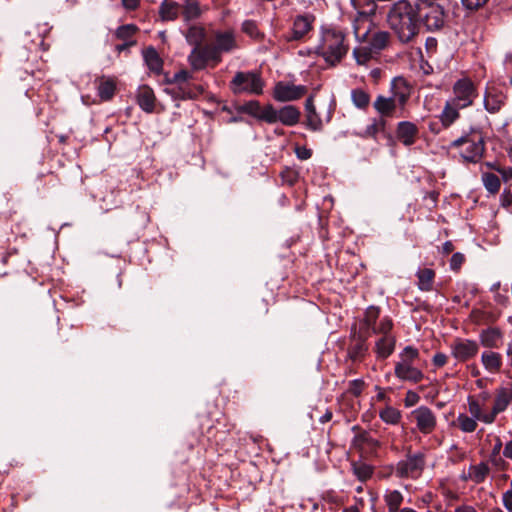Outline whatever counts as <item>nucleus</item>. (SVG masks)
Masks as SVG:
<instances>
[{
  "label": "nucleus",
  "instance_id": "1",
  "mask_svg": "<svg viewBox=\"0 0 512 512\" xmlns=\"http://www.w3.org/2000/svg\"><path fill=\"white\" fill-rule=\"evenodd\" d=\"M386 22L400 43L414 42L421 28L418 4L408 0L395 1L387 11Z\"/></svg>",
  "mask_w": 512,
  "mask_h": 512
},
{
  "label": "nucleus",
  "instance_id": "2",
  "mask_svg": "<svg viewBox=\"0 0 512 512\" xmlns=\"http://www.w3.org/2000/svg\"><path fill=\"white\" fill-rule=\"evenodd\" d=\"M391 97L378 95L373 103L374 109L383 117H392L397 105L404 107L410 97V87L403 77H396L391 82Z\"/></svg>",
  "mask_w": 512,
  "mask_h": 512
},
{
  "label": "nucleus",
  "instance_id": "3",
  "mask_svg": "<svg viewBox=\"0 0 512 512\" xmlns=\"http://www.w3.org/2000/svg\"><path fill=\"white\" fill-rule=\"evenodd\" d=\"M452 148L458 149L463 161L477 163L485 151V141L479 128H470L468 132L451 143Z\"/></svg>",
  "mask_w": 512,
  "mask_h": 512
},
{
  "label": "nucleus",
  "instance_id": "4",
  "mask_svg": "<svg viewBox=\"0 0 512 512\" xmlns=\"http://www.w3.org/2000/svg\"><path fill=\"white\" fill-rule=\"evenodd\" d=\"M316 52L331 65L339 63L348 52L344 34L334 29L324 31Z\"/></svg>",
  "mask_w": 512,
  "mask_h": 512
},
{
  "label": "nucleus",
  "instance_id": "5",
  "mask_svg": "<svg viewBox=\"0 0 512 512\" xmlns=\"http://www.w3.org/2000/svg\"><path fill=\"white\" fill-rule=\"evenodd\" d=\"M350 2L358 13V17L353 23L354 34L358 40L365 41L372 23V17L376 15L378 9L377 1L350 0Z\"/></svg>",
  "mask_w": 512,
  "mask_h": 512
},
{
  "label": "nucleus",
  "instance_id": "6",
  "mask_svg": "<svg viewBox=\"0 0 512 512\" xmlns=\"http://www.w3.org/2000/svg\"><path fill=\"white\" fill-rule=\"evenodd\" d=\"M419 24L429 31H438L444 27L447 13L445 6L437 0H420L418 3Z\"/></svg>",
  "mask_w": 512,
  "mask_h": 512
},
{
  "label": "nucleus",
  "instance_id": "7",
  "mask_svg": "<svg viewBox=\"0 0 512 512\" xmlns=\"http://www.w3.org/2000/svg\"><path fill=\"white\" fill-rule=\"evenodd\" d=\"M426 466V456L423 452L407 453L405 459L399 461L395 467V474L399 478L417 479Z\"/></svg>",
  "mask_w": 512,
  "mask_h": 512
},
{
  "label": "nucleus",
  "instance_id": "8",
  "mask_svg": "<svg viewBox=\"0 0 512 512\" xmlns=\"http://www.w3.org/2000/svg\"><path fill=\"white\" fill-rule=\"evenodd\" d=\"M477 97V87L470 78L464 77L454 83L451 102L456 107L467 108L474 103Z\"/></svg>",
  "mask_w": 512,
  "mask_h": 512
},
{
  "label": "nucleus",
  "instance_id": "9",
  "mask_svg": "<svg viewBox=\"0 0 512 512\" xmlns=\"http://www.w3.org/2000/svg\"><path fill=\"white\" fill-rule=\"evenodd\" d=\"M308 92V89L304 85H294L287 82H278L274 88V98L281 102L295 101Z\"/></svg>",
  "mask_w": 512,
  "mask_h": 512
},
{
  "label": "nucleus",
  "instance_id": "10",
  "mask_svg": "<svg viewBox=\"0 0 512 512\" xmlns=\"http://www.w3.org/2000/svg\"><path fill=\"white\" fill-rule=\"evenodd\" d=\"M418 430L422 434L432 433L437 425L435 413L427 406H420L411 413Z\"/></svg>",
  "mask_w": 512,
  "mask_h": 512
},
{
  "label": "nucleus",
  "instance_id": "11",
  "mask_svg": "<svg viewBox=\"0 0 512 512\" xmlns=\"http://www.w3.org/2000/svg\"><path fill=\"white\" fill-rule=\"evenodd\" d=\"M478 351L479 345L474 340L458 338L451 344V353L460 362L473 358Z\"/></svg>",
  "mask_w": 512,
  "mask_h": 512
},
{
  "label": "nucleus",
  "instance_id": "12",
  "mask_svg": "<svg viewBox=\"0 0 512 512\" xmlns=\"http://www.w3.org/2000/svg\"><path fill=\"white\" fill-rule=\"evenodd\" d=\"M230 88L235 94L256 92V73L237 72L230 82Z\"/></svg>",
  "mask_w": 512,
  "mask_h": 512
},
{
  "label": "nucleus",
  "instance_id": "13",
  "mask_svg": "<svg viewBox=\"0 0 512 512\" xmlns=\"http://www.w3.org/2000/svg\"><path fill=\"white\" fill-rule=\"evenodd\" d=\"M370 335V332L356 331V328H353V333L351 336L352 342L348 348V357L352 361H360L363 359L368 350L366 341Z\"/></svg>",
  "mask_w": 512,
  "mask_h": 512
},
{
  "label": "nucleus",
  "instance_id": "14",
  "mask_svg": "<svg viewBox=\"0 0 512 512\" xmlns=\"http://www.w3.org/2000/svg\"><path fill=\"white\" fill-rule=\"evenodd\" d=\"M507 96L496 87L487 88L484 93V108L491 114L498 113L505 105Z\"/></svg>",
  "mask_w": 512,
  "mask_h": 512
},
{
  "label": "nucleus",
  "instance_id": "15",
  "mask_svg": "<svg viewBox=\"0 0 512 512\" xmlns=\"http://www.w3.org/2000/svg\"><path fill=\"white\" fill-rule=\"evenodd\" d=\"M314 21L315 17L311 14L296 16L293 22L291 36L288 37V39L296 41L303 39L312 30Z\"/></svg>",
  "mask_w": 512,
  "mask_h": 512
},
{
  "label": "nucleus",
  "instance_id": "16",
  "mask_svg": "<svg viewBox=\"0 0 512 512\" xmlns=\"http://www.w3.org/2000/svg\"><path fill=\"white\" fill-rule=\"evenodd\" d=\"M394 373L400 380L412 383H418L424 378L423 372L410 363H396Z\"/></svg>",
  "mask_w": 512,
  "mask_h": 512
},
{
  "label": "nucleus",
  "instance_id": "17",
  "mask_svg": "<svg viewBox=\"0 0 512 512\" xmlns=\"http://www.w3.org/2000/svg\"><path fill=\"white\" fill-rule=\"evenodd\" d=\"M418 132V128L414 123L402 121L397 125L396 136L405 146H411L415 143Z\"/></svg>",
  "mask_w": 512,
  "mask_h": 512
},
{
  "label": "nucleus",
  "instance_id": "18",
  "mask_svg": "<svg viewBox=\"0 0 512 512\" xmlns=\"http://www.w3.org/2000/svg\"><path fill=\"white\" fill-rule=\"evenodd\" d=\"M479 340L486 348H499L503 342V333L498 327H488L480 332Z\"/></svg>",
  "mask_w": 512,
  "mask_h": 512
},
{
  "label": "nucleus",
  "instance_id": "19",
  "mask_svg": "<svg viewBox=\"0 0 512 512\" xmlns=\"http://www.w3.org/2000/svg\"><path fill=\"white\" fill-rule=\"evenodd\" d=\"M213 45L221 55L223 53H229L237 47L232 31H217Z\"/></svg>",
  "mask_w": 512,
  "mask_h": 512
},
{
  "label": "nucleus",
  "instance_id": "20",
  "mask_svg": "<svg viewBox=\"0 0 512 512\" xmlns=\"http://www.w3.org/2000/svg\"><path fill=\"white\" fill-rule=\"evenodd\" d=\"M137 103L140 108L147 112L152 113L155 109L156 97L152 88L147 85H142L137 90Z\"/></svg>",
  "mask_w": 512,
  "mask_h": 512
},
{
  "label": "nucleus",
  "instance_id": "21",
  "mask_svg": "<svg viewBox=\"0 0 512 512\" xmlns=\"http://www.w3.org/2000/svg\"><path fill=\"white\" fill-rule=\"evenodd\" d=\"M512 402V383L509 387H501L497 390L492 413L494 420L496 416L505 411L508 405Z\"/></svg>",
  "mask_w": 512,
  "mask_h": 512
},
{
  "label": "nucleus",
  "instance_id": "22",
  "mask_svg": "<svg viewBox=\"0 0 512 512\" xmlns=\"http://www.w3.org/2000/svg\"><path fill=\"white\" fill-rule=\"evenodd\" d=\"M305 111H306V126L313 131H320L322 129V120L318 113L316 112V108L314 106V97L310 95L305 101Z\"/></svg>",
  "mask_w": 512,
  "mask_h": 512
},
{
  "label": "nucleus",
  "instance_id": "23",
  "mask_svg": "<svg viewBox=\"0 0 512 512\" xmlns=\"http://www.w3.org/2000/svg\"><path fill=\"white\" fill-rule=\"evenodd\" d=\"M182 9V16L185 22L196 20L201 17L203 8L198 0H182L180 4Z\"/></svg>",
  "mask_w": 512,
  "mask_h": 512
},
{
  "label": "nucleus",
  "instance_id": "24",
  "mask_svg": "<svg viewBox=\"0 0 512 512\" xmlns=\"http://www.w3.org/2000/svg\"><path fill=\"white\" fill-rule=\"evenodd\" d=\"M175 98L179 99H195L202 95L204 88L201 85H186L167 90Z\"/></svg>",
  "mask_w": 512,
  "mask_h": 512
},
{
  "label": "nucleus",
  "instance_id": "25",
  "mask_svg": "<svg viewBox=\"0 0 512 512\" xmlns=\"http://www.w3.org/2000/svg\"><path fill=\"white\" fill-rule=\"evenodd\" d=\"M181 6L174 0H163L159 6V16L162 21H174L178 18Z\"/></svg>",
  "mask_w": 512,
  "mask_h": 512
},
{
  "label": "nucleus",
  "instance_id": "26",
  "mask_svg": "<svg viewBox=\"0 0 512 512\" xmlns=\"http://www.w3.org/2000/svg\"><path fill=\"white\" fill-rule=\"evenodd\" d=\"M391 41V34L388 31H375L368 40L370 50L378 53L388 47Z\"/></svg>",
  "mask_w": 512,
  "mask_h": 512
},
{
  "label": "nucleus",
  "instance_id": "27",
  "mask_svg": "<svg viewBox=\"0 0 512 512\" xmlns=\"http://www.w3.org/2000/svg\"><path fill=\"white\" fill-rule=\"evenodd\" d=\"M300 116V110L292 105L284 106L278 111L279 122L286 126L296 125L300 120Z\"/></svg>",
  "mask_w": 512,
  "mask_h": 512
},
{
  "label": "nucleus",
  "instance_id": "28",
  "mask_svg": "<svg viewBox=\"0 0 512 512\" xmlns=\"http://www.w3.org/2000/svg\"><path fill=\"white\" fill-rule=\"evenodd\" d=\"M484 368L490 373H498L502 367V356L493 351H484L481 355Z\"/></svg>",
  "mask_w": 512,
  "mask_h": 512
},
{
  "label": "nucleus",
  "instance_id": "29",
  "mask_svg": "<svg viewBox=\"0 0 512 512\" xmlns=\"http://www.w3.org/2000/svg\"><path fill=\"white\" fill-rule=\"evenodd\" d=\"M396 339L392 335L382 336L375 345L377 356L382 359L389 357L395 348Z\"/></svg>",
  "mask_w": 512,
  "mask_h": 512
},
{
  "label": "nucleus",
  "instance_id": "30",
  "mask_svg": "<svg viewBox=\"0 0 512 512\" xmlns=\"http://www.w3.org/2000/svg\"><path fill=\"white\" fill-rule=\"evenodd\" d=\"M380 316V309L376 306H369L364 314L363 320L360 322L359 331L370 332L375 327L376 321Z\"/></svg>",
  "mask_w": 512,
  "mask_h": 512
},
{
  "label": "nucleus",
  "instance_id": "31",
  "mask_svg": "<svg viewBox=\"0 0 512 512\" xmlns=\"http://www.w3.org/2000/svg\"><path fill=\"white\" fill-rule=\"evenodd\" d=\"M468 407L471 416L478 419L479 421H482L486 424H491L495 421L492 411L490 413H483L482 406L476 399H474V397H468Z\"/></svg>",
  "mask_w": 512,
  "mask_h": 512
},
{
  "label": "nucleus",
  "instance_id": "32",
  "mask_svg": "<svg viewBox=\"0 0 512 512\" xmlns=\"http://www.w3.org/2000/svg\"><path fill=\"white\" fill-rule=\"evenodd\" d=\"M144 60L148 68L155 72L160 73L163 67V61L160 58L158 52L153 47H148L143 51Z\"/></svg>",
  "mask_w": 512,
  "mask_h": 512
},
{
  "label": "nucleus",
  "instance_id": "33",
  "mask_svg": "<svg viewBox=\"0 0 512 512\" xmlns=\"http://www.w3.org/2000/svg\"><path fill=\"white\" fill-rule=\"evenodd\" d=\"M205 36V29L199 25L189 26L185 33L186 41L193 47H200L205 39Z\"/></svg>",
  "mask_w": 512,
  "mask_h": 512
},
{
  "label": "nucleus",
  "instance_id": "34",
  "mask_svg": "<svg viewBox=\"0 0 512 512\" xmlns=\"http://www.w3.org/2000/svg\"><path fill=\"white\" fill-rule=\"evenodd\" d=\"M116 90V84L113 79L102 77L99 79L97 85L98 96L101 100L108 101L110 100Z\"/></svg>",
  "mask_w": 512,
  "mask_h": 512
},
{
  "label": "nucleus",
  "instance_id": "35",
  "mask_svg": "<svg viewBox=\"0 0 512 512\" xmlns=\"http://www.w3.org/2000/svg\"><path fill=\"white\" fill-rule=\"evenodd\" d=\"M383 499L389 512H398L401 510L400 506L404 501V497L400 491L388 490L384 494Z\"/></svg>",
  "mask_w": 512,
  "mask_h": 512
},
{
  "label": "nucleus",
  "instance_id": "36",
  "mask_svg": "<svg viewBox=\"0 0 512 512\" xmlns=\"http://www.w3.org/2000/svg\"><path fill=\"white\" fill-rule=\"evenodd\" d=\"M459 109L461 107H456L453 105V102L447 101L444 109L440 115V121L445 128H448L456 119L459 118Z\"/></svg>",
  "mask_w": 512,
  "mask_h": 512
},
{
  "label": "nucleus",
  "instance_id": "37",
  "mask_svg": "<svg viewBox=\"0 0 512 512\" xmlns=\"http://www.w3.org/2000/svg\"><path fill=\"white\" fill-rule=\"evenodd\" d=\"M418 287L422 291H431L435 278L434 270L430 268H423L417 272Z\"/></svg>",
  "mask_w": 512,
  "mask_h": 512
},
{
  "label": "nucleus",
  "instance_id": "38",
  "mask_svg": "<svg viewBox=\"0 0 512 512\" xmlns=\"http://www.w3.org/2000/svg\"><path fill=\"white\" fill-rule=\"evenodd\" d=\"M188 62L193 70L199 71L206 68L208 62L205 55L200 47H193L190 54L188 55Z\"/></svg>",
  "mask_w": 512,
  "mask_h": 512
},
{
  "label": "nucleus",
  "instance_id": "39",
  "mask_svg": "<svg viewBox=\"0 0 512 512\" xmlns=\"http://www.w3.org/2000/svg\"><path fill=\"white\" fill-rule=\"evenodd\" d=\"M490 473V468L487 463L481 462L477 465L469 467V478L476 484L483 483Z\"/></svg>",
  "mask_w": 512,
  "mask_h": 512
},
{
  "label": "nucleus",
  "instance_id": "40",
  "mask_svg": "<svg viewBox=\"0 0 512 512\" xmlns=\"http://www.w3.org/2000/svg\"><path fill=\"white\" fill-rule=\"evenodd\" d=\"M482 182H483L485 189L489 193L495 195L499 192L500 187H501V181H500V178L496 174L490 173V172H484L482 174Z\"/></svg>",
  "mask_w": 512,
  "mask_h": 512
},
{
  "label": "nucleus",
  "instance_id": "41",
  "mask_svg": "<svg viewBox=\"0 0 512 512\" xmlns=\"http://www.w3.org/2000/svg\"><path fill=\"white\" fill-rule=\"evenodd\" d=\"M351 99L353 104L359 109L364 110L370 104L369 93L361 88H356L351 91Z\"/></svg>",
  "mask_w": 512,
  "mask_h": 512
},
{
  "label": "nucleus",
  "instance_id": "42",
  "mask_svg": "<svg viewBox=\"0 0 512 512\" xmlns=\"http://www.w3.org/2000/svg\"><path fill=\"white\" fill-rule=\"evenodd\" d=\"M352 472L360 481L364 482L372 476L373 468L364 462H353Z\"/></svg>",
  "mask_w": 512,
  "mask_h": 512
},
{
  "label": "nucleus",
  "instance_id": "43",
  "mask_svg": "<svg viewBox=\"0 0 512 512\" xmlns=\"http://www.w3.org/2000/svg\"><path fill=\"white\" fill-rule=\"evenodd\" d=\"M352 430L357 432L352 441L354 447L362 448L365 444L374 445L377 443L370 437L367 431L361 430L359 426H354Z\"/></svg>",
  "mask_w": 512,
  "mask_h": 512
},
{
  "label": "nucleus",
  "instance_id": "44",
  "mask_svg": "<svg viewBox=\"0 0 512 512\" xmlns=\"http://www.w3.org/2000/svg\"><path fill=\"white\" fill-rule=\"evenodd\" d=\"M386 120L384 118L373 119L372 123L368 125L363 133L360 134L363 138H376L377 133L384 131Z\"/></svg>",
  "mask_w": 512,
  "mask_h": 512
},
{
  "label": "nucleus",
  "instance_id": "45",
  "mask_svg": "<svg viewBox=\"0 0 512 512\" xmlns=\"http://www.w3.org/2000/svg\"><path fill=\"white\" fill-rule=\"evenodd\" d=\"M477 420L473 416L469 417L466 414H459L457 417V424L461 431L465 433H472L477 428Z\"/></svg>",
  "mask_w": 512,
  "mask_h": 512
},
{
  "label": "nucleus",
  "instance_id": "46",
  "mask_svg": "<svg viewBox=\"0 0 512 512\" xmlns=\"http://www.w3.org/2000/svg\"><path fill=\"white\" fill-rule=\"evenodd\" d=\"M138 31L137 26L133 24H126L118 27L115 32V36L117 39L122 41H135L133 36Z\"/></svg>",
  "mask_w": 512,
  "mask_h": 512
},
{
  "label": "nucleus",
  "instance_id": "47",
  "mask_svg": "<svg viewBox=\"0 0 512 512\" xmlns=\"http://www.w3.org/2000/svg\"><path fill=\"white\" fill-rule=\"evenodd\" d=\"M278 111L272 105H267L260 111L258 110V120H263L270 124L276 123L279 121Z\"/></svg>",
  "mask_w": 512,
  "mask_h": 512
},
{
  "label": "nucleus",
  "instance_id": "48",
  "mask_svg": "<svg viewBox=\"0 0 512 512\" xmlns=\"http://www.w3.org/2000/svg\"><path fill=\"white\" fill-rule=\"evenodd\" d=\"M380 418L382 421L388 424H397L401 419V413L394 407H386L380 412Z\"/></svg>",
  "mask_w": 512,
  "mask_h": 512
},
{
  "label": "nucleus",
  "instance_id": "49",
  "mask_svg": "<svg viewBox=\"0 0 512 512\" xmlns=\"http://www.w3.org/2000/svg\"><path fill=\"white\" fill-rule=\"evenodd\" d=\"M201 48L208 63L212 62L213 65H217L221 62V54L218 52V50L215 48L213 44L204 46L201 45Z\"/></svg>",
  "mask_w": 512,
  "mask_h": 512
},
{
  "label": "nucleus",
  "instance_id": "50",
  "mask_svg": "<svg viewBox=\"0 0 512 512\" xmlns=\"http://www.w3.org/2000/svg\"><path fill=\"white\" fill-rule=\"evenodd\" d=\"M372 53L375 52L370 50V46L368 48L361 47L355 48L353 50V55L358 64H365L367 61H369L372 56Z\"/></svg>",
  "mask_w": 512,
  "mask_h": 512
},
{
  "label": "nucleus",
  "instance_id": "51",
  "mask_svg": "<svg viewBox=\"0 0 512 512\" xmlns=\"http://www.w3.org/2000/svg\"><path fill=\"white\" fill-rule=\"evenodd\" d=\"M419 352L417 349L412 346H406L402 353L400 354V361L398 363H410L413 364V361L418 358Z\"/></svg>",
  "mask_w": 512,
  "mask_h": 512
},
{
  "label": "nucleus",
  "instance_id": "52",
  "mask_svg": "<svg viewBox=\"0 0 512 512\" xmlns=\"http://www.w3.org/2000/svg\"><path fill=\"white\" fill-rule=\"evenodd\" d=\"M192 74L187 70H181L177 73H175L172 77V79L169 80V83L171 84H178L180 86H186L187 82L192 79Z\"/></svg>",
  "mask_w": 512,
  "mask_h": 512
},
{
  "label": "nucleus",
  "instance_id": "53",
  "mask_svg": "<svg viewBox=\"0 0 512 512\" xmlns=\"http://www.w3.org/2000/svg\"><path fill=\"white\" fill-rule=\"evenodd\" d=\"M392 327V320L389 319L388 317H385L380 321V324L377 327H373L371 333L382 334L383 336L390 335L389 332L391 331Z\"/></svg>",
  "mask_w": 512,
  "mask_h": 512
},
{
  "label": "nucleus",
  "instance_id": "54",
  "mask_svg": "<svg viewBox=\"0 0 512 512\" xmlns=\"http://www.w3.org/2000/svg\"><path fill=\"white\" fill-rule=\"evenodd\" d=\"M463 8L469 12H475L483 8L489 0H460Z\"/></svg>",
  "mask_w": 512,
  "mask_h": 512
},
{
  "label": "nucleus",
  "instance_id": "55",
  "mask_svg": "<svg viewBox=\"0 0 512 512\" xmlns=\"http://www.w3.org/2000/svg\"><path fill=\"white\" fill-rule=\"evenodd\" d=\"M365 387V382L362 379H356L349 383L348 392L355 397L361 395L363 389Z\"/></svg>",
  "mask_w": 512,
  "mask_h": 512
},
{
  "label": "nucleus",
  "instance_id": "56",
  "mask_svg": "<svg viewBox=\"0 0 512 512\" xmlns=\"http://www.w3.org/2000/svg\"><path fill=\"white\" fill-rule=\"evenodd\" d=\"M502 503L508 512H512V478L509 489L502 495Z\"/></svg>",
  "mask_w": 512,
  "mask_h": 512
},
{
  "label": "nucleus",
  "instance_id": "57",
  "mask_svg": "<svg viewBox=\"0 0 512 512\" xmlns=\"http://www.w3.org/2000/svg\"><path fill=\"white\" fill-rule=\"evenodd\" d=\"M464 261H465V257L463 254H461L459 252L454 253L450 260V268L454 271H458L461 268Z\"/></svg>",
  "mask_w": 512,
  "mask_h": 512
},
{
  "label": "nucleus",
  "instance_id": "58",
  "mask_svg": "<svg viewBox=\"0 0 512 512\" xmlns=\"http://www.w3.org/2000/svg\"><path fill=\"white\" fill-rule=\"evenodd\" d=\"M501 206L508 209L512 207V190L504 189L500 197Z\"/></svg>",
  "mask_w": 512,
  "mask_h": 512
},
{
  "label": "nucleus",
  "instance_id": "59",
  "mask_svg": "<svg viewBox=\"0 0 512 512\" xmlns=\"http://www.w3.org/2000/svg\"><path fill=\"white\" fill-rule=\"evenodd\" d=\"M419 400H420L419 395L416 392L409 390L406 393L404 402L407 407H411V406L416 405L419 402Z\"/></svg>",
  "mask_w": 512,
  "mask_h": 512
},
{
  "label": "nucleus",
  "instance_id": "60",
  "mask_svg": "<svg viewBox=\"0 0 512 512\" xmlns=\"http://www.w3.org/2000/svg\"><path fill=\"white\" fill-rule=\"evenodd\" d=\"M239 112L246 113V114H248L251 117H255L256 116V104H255V102L251 101V102H249L247 104H244V105L240 106L239 107Z\"/></svg>",
  "mask_w": 512,
  "mask_h": 512
},
{
  "label": "nucleus",
  "instance_id": "61",
  "mask_svg": "<svg viewBox=\"0 0 512 512\" xmlns=\"http://www.w3.org/2000/svg\"><path fill=\"white\" fill-rule=\"evenodd\" d=\"M242 29L248 35H250L251 37H254L255 32H256V24L252 20H246L242 24Z\"/></svg>",
  "mask_w": 512,
  "mask_h": 512
},
{
  "label": "nucleus",
  "instance_id": "62",
  "mask_svg": "<svg viewBox=\"0 0 512 512\" xmlns=\"http://www.w3.org/2000/svg\"><path fill=\"white\" fill-rule=\"evenodd\" d=\"M447 360V355L439 352L433 356L432 362L436 367H442L447 363Z\"/></svg>",
  "mask_w": 512,
  "mask_h": 512
},
{
  "label": "nucleus",
  "instance_id": "63",
  "mask_svg": "<svg viewBox=\"0 0 512 512\" xmlns=\"http://www.w3.org/2000/svg\"><path fill=\"white\" fill-rule=\"evenodd\" d=\"M496 171L502 176L505 182L512 179V167L504 168L497 166Z\"/></svg>",
  "mask_w": 512,
  "mask_h": 512
},
{
  "label": "nucleus",
  "instance_id": "64",
  "mask_svg": "<svg viewBox=\"0 0 512 512\" xmlns=\"http://www.w3.org/2000/svg\"><path fill=\"white\" fill-rule=\"evenodd\" d=\"M503 456L512 460V440L508 441L503 450Z\"/></svg>",
  "mask_w": 512,
  "mask_h": 512
}]
</instances>
